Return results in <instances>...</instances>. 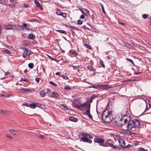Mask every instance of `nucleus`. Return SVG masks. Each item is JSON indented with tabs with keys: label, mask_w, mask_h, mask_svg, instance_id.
<instances>
[{
	"label": "nucleus",
	"mask_w": 151,
	"mask_h": 151,
	"mask_svg": "<svg viewBox=\"0 0 151 151\" xmlns=\"http://www.w3.org/2000/svg\"><path fill=\"white\" fill-rule=\"evenodd\" d=\"M16 3H17V2L16 1H15L12 3H11L10 4V6L12 7H15L16 5Z\"/></svg>",
	"instance_id": "obj_36"
},
{
	"label": "nucleus",
	"mask_w": 151,
	"mask_h": 151,
	"mask_svg": "<svg viewBox=\"0 0 151 151\" xmlns=\"http://www.w3.org/2000/svg\"><path fill=\"white\" fill-rule=\"evenodd\" d=\"M87 115L88 116L89 118H90L91 119H93L92 116L90 114V113Z\"/></svg>",
	"instance_id": "obj_60"
},
{
	"label": "nucleus",
	"mask_w": 151,
	"mask_h": 151,
	"mask_svg": "<svg viewBox=\"0 0 151 151\" xmlns=\"http://www.w3.org/2000/svg\"><path fill=\"white\" fill-rule=\"evenodd\" d=\"M35 35L32 34H30L28 35V39H31L33 40L35 39Z\"/></svg>",
	"instance_id": "obj_19"
},
{
	"label": "nucleus",
	"mask_w": 151,
	"mask_h": 151,
	"mask_svg": "<svg viewBox=\"0 0 151 151\" xmlns=\"http://www.w3.org/2000/svg\"><path fill=\"white\" fill-rule=\"evenodd\" d=\"M27 24L24 23H23L22 24V28H23V30L25 29V27H26L27 26Z\"/></svg>",
	"instance_id": "obj_42"
},
{
	"label": "nucleus",
	"mask_w": 151,
	"mask_h": 151,
	"mask_svg": "<svg viewBox=\"0 0 151 151\" xmlns=\"http://www.w3.org/2000/svg\"><path fill=\"white\" fill-rule=\"evenodd\" d=\"M69 53H71L73 55H78V53L76 52L75 50H70L69 51Z\"/></svg>",
	"instance_id": "obj_24"
},
{
	"label": "nucleus",
	"mask_w": 151,
	"mask_h": 151,
	"mask_svg": "<svg viewBox=\"0 0 151 151\" xmlns=\"http://www.w3.org/2000/svg\"><path fill=\"white\" fill-rule=\"evenodd\" d=\"M37 106V104L32 103L31 104H29V106L32 109H35Z\"/></svg>",
	"instance_id": "obj_25"
},
{
	"label": "nucleus",
	"mask_w": 151,
	"mask_h": 151,
	"mask_svg": "<svg viewBox=\"0 0 151 151\" xmlns=\"http://www.w3.org/2000/svg\"><path fill=\"white\" fill-rule=\"evenodd\" d=\"M69 119L70 121L75 122H77L78 120V119L77 118L73 116H70L69 117Z\"/></svg>",
	"instance_id": "obj_22"
},
{
	"label": "nucleus",
	"mask_w": 151,
	"mask_h": 151,
	"mask_svg": "<svg viewBox=\"0 0 151 151\" xmlns=\"http://www.w3.org/2000/svg\"><path fill=\"white\" fill-rule=\"evenodd\" d=\"M77 7L79 9V10L84 15H85L87 17H88V14L86 13V12H83V10L82 9L81 7L79 6H78Z\"/></svg>",
	"instance_id": "obj_23"
},
{
	"label": "nucleus",
	"mask_w": 151,
	"mask_h": 151,
	"mask_svg": "<svg viewBox=\"0 0 151 151\" xmlns=\"http://www.w3.org/2000/svg\"><path fill=\"white\" fill-rule=\"evenodd\" d=\"M56 31L59 33H63L66 35L67 34V32L66 31L64 30H56Z\"/></svg>",
	"instance_id": "obj_29"
},
{
	"label": "nucleus",
	"mask_w": 151,
	"mask_h": 151,
	"mask_svg": "<svg viewBox=\"0 0 151 151\" xmlns=\"http://www.w3.org/2000/svg\"><path fill=\"white\" fill-rule=\"evenodd\" d=\"M55 13L58 15L61 16L64 18H65L67 17L66 14L65 13L61 12L59 10H57Z\"/></svg>",
	"instance_id": "obj_10"
},
{
	"label": "nucleus",
	"mask_w": 151,
	"mask_h": 151,
	"mask_svg": "<svg viewBox=\"0 0 151 151\" xmlns=\"http://www.w3.org/2000/svg\"><path fill=\"white\" fill-rule=\"evenodd\" d=\"M106 142L107 144L109 146L114 148V149H120L121 148L120 147H119L118 146H115L113 144L114 143V142L112 140L109 139H107Z\"/></svg>",
	"instance_id": "obj_3"
},
{
	"label": "nucleus",
	"mask_w": 151,
	"mask_h": 151,
	"mask_svg": "<svg viewBox=\"0 0 151 151\" xmlns=\"http://www.w3.org/2000/svg\"><path fill=\"white\" fill-rule=\"evenodd\" d=\"M41 106V108L42 109H45V107L44 105L42 104H41V105H40Z\"/></svg>",
	"instance_id": "obj_57"
},
{
	"label": "nucleus",
	"mask_w": 151,
	"mask_h": 151,
	"mask_svg": "<svg viewBox=\"0 0 151 151\" xmlns=\"http://www.w3.org/2000/svg\"><path fill=\"white\" fill-rule=\"evenodd\" d=\"M128 122V120L127 119H125L124 121V123L123 124H125V125L124 127H126V128L127 129V127L126 124Z\"/></svg>",
	"instance_id": "obj_44"
},
{
	"label": "nucleus",
	"mask_w": 151,
	"mask_h": 151,
	"mask_svg": "<svg viewBox=\"0 0 151 151\" xmlns=\"http://www.w3.org/2000/svg\"><path fill=\"white\" fill-rule=\"evenodd\" d=\"M28 66L30 69H32L34 67V64L32 63H29L28 65Z\"/></svg>",
	"instance_id": "obj_34"
},
{
	"label": "nucleus",
	"mask_w": 151,
	"mask_h": 151,
	"mask_svg": "<svg viewBox=\"0 0 151 151\" xmlns=\"http://www.w3.org/2000/svg\"><path fill=\"white\" fill-rule=\"evenodd\" d=\"M25 30H28V31H33V30L32 29H31V28H28V27H25Z\"/></svg>",
	"instance_id": "obj_56"
},
{
	"label": "nucleus",
	"mask_w": 151,
	"mask_h": 151,
	"mask_svg": "<svg viewBox=\"0 0 151 151\" xmlns=\"http://www.w3.org/2000/svg\"><path fill=\"white\" fill-rule=\"evenodd\" d=\"M82 136L80 139L84 142H86L89 143H91L92 141L88 139L89 134L85 132H81L79 135V137Z\"/></svg>",
	"instance_id": "obj_2"
},
{
	"label": "nucleus",
	"mask_w": 151,
	"mask_h": 151,
	"mask_svg": "<svg viewBox=\"0 0 151 151\" xmlns=\"http://www.w3.org/2000/svg\"><path fill=\"white\" fill-rule=\"evenodd\" d=\"M118 141L120 146L123 148H124V147L125 146V143L124 140L123 139H121L120 140H118Z\"/></svg>",
	"instance_id": "obj_16"
},
{
	"label": "nucleus",
	"mask_w": 151,
	"mask_h": 151,
	"mask_svg": "<svg viewBox=\"0 0 151 151\" xmlns=\"http://www.w3.org/2000/svg\"><path fill=\"white\" fill-rule=\"evenodd\" d=\"M83 22V21H82L81 20H79L77 21V24L78 25H81L82 24Z\"/></svg>",
	"instance_id": "obj_41"
},
{
	"label": "nucleus",
	"mask_w": 151,
	"mask_h": 151,
	"mask_svg": "<svg viewBox=\"0 0 151 151\" xmlns=\"http://www.w3.org/2000/svg\"><path fill=\"white\" fill-rule=\"evenodd\" d=\"M111 85H101V89L105 90L107 89L112 88V86H111Z\"/></svg>",
	"instance_id": "obj_12"
},
{
	"label": "nucleus",
	"mask_w": 151,
	"mask_h": 151,
	"mask_svg": "<svg viewBox=\"0 0 151 151\" xmlns=\"http://www.w3.org/2000/svg\"><path fill=\"white\" fill-rule=\"evenodd\" d=\"M17 29L20 31H21L23 30V28H22V26L20 25L19 24H14V29Z\"/></svg>",
	"instance_id": "obj_13"
},
{
	"label": "nucleus",
	"mask_w": 151,
	"mask_h": 151,
	"mask_svg": "<svg viewBox=\"0 0 151 151\" xmlns=\"http://www.w3.org/2000/svg\"><path fill=\"white\" fill-rule=\"evenodd\" d=\"M103 118L102 119V120L106 123H109L111 122L113 119V118H111L112 117L109 116H103Z\"/></svg>",
	"instance_id": "obj_6"
},
{
	"label": "nucleus",
	"mask_w": 151,
	"mask_h": 151,
	"mask_svg": "<svg viewBox=\"0 0 151 151\" xmlns=\"http://www.w3.org/2000/svg\"><path fill=\"white\" fill-rule=\"evenodd\" d=\"M34 2L38 7L40 8L41 10H43V8L42 7L41 4L39 1H37V0H34Z\"/></svg>",
	"instance_id": "obj_17"
},
{
	"label": "nucleus",
	"mask_w": 151,
	"mask_h": 151,
	"mask_svg": "<svg viewBox=\"0 0 151 151\" xmlns=\"http://www.w3.org/2000/svg\"><path fill=\"white\" fill-rule=\"evenodd\" d=\"M29 104L28 102H24L22 104V105L24 106L27 107H29Z\"/></svg>",
	"instance_id": "obj_43"
},
{
	"label": "nucleus",
	"mask_w": 151,
	"mask_h": 151,
	"mask_svg": "<svg viewBox=\"0 0 151 151\" xmlns=\"http://www.w3.org/2000/svg\"><path fill=\"white\" fill-rule=\"evenodd\" d=\"M145 101H147V102L148 103V104L149 106V108H150L151 107V104L150 103V101L149 100L147 99Z\"/></svg>",
	"instance_id": "obj_53"
},
{
	"label": "nucleus",
	"mask_w": 151,
	"mask_h": 151,
	"mask_svg": "<svg viewBox=\"0 0 151 151\" xmlns=\"http://www.w3.org/2000/svg\"><path fill=\"white\" fill-rule=\"evenodd\" d=\"M100 6H101L102 8V11H103V13L104 14H106V12L104 10V6L103 5V4L101 3H100Z\"/></svg>",
	"instance_id": "obj_33"
},
{
	"label": "nucleus",
	"mask_w": 151,
	"mask_h": 151,
	"mask_svg": "<svg viewBox=\"0 0 151 151\" xmlns=\"http://www.w3.org/2000/svg\"><path fill=\"white\" fill-rule=\"evenodd\" d=\"M89 88H94L96 89H101V85H97L95 86L92 85L90 86Z\"/></svg>",
	"instance_id": "obj_21"
},
{
	"label": "nucleus",
	"mask_w": 151,
	"mask_h": 151,
	"mask_svg": "<svg viewBox=\"0 0 151 151\" xmlns=\"http://www.w3.org/2000/svg\"><path fill=\"white\" fill-rule=\"evenodd\" d=\"M85 103L83 104H80V105H78L77 104H73V107H75V108H78V109H79L80 110H84V109L83 108V106H85Z\"/></svg>",
	"instance_id": "obj_5"
},
{
	"label": "nucleus",
	"mask_w": 151,
	"mask_h": 151,
	"mask_svg": "<svg viewBox=\"0 0 151 151\" xmlns=\"http://www.w3.org/2000/svg\"><path fill=\"white\" fill-rule=\"evenodd\" d=\"M148 15L146 14H144L142 15V17L144 19H146L148 17Z\"/></svg>",
	"instance_id": "obj_47"
},
{
	"label": "nucleus",
	"mask_w": 151,
	"mask_h": 151,
	"mask_svg": "<svg viewBox=\"0 0 151 151\" xmlns=\"http://www.w3.org/2000/svg\"><path fill=\"white\" fill-rule=\"evenodd\" d=\"M51 96L52 97L56 98H58L59 96L58 94L56 92L52 93Z\"/></svg>",
	"instance_id": "obj_20"
},
{
	"label": "nucleus",
	"mask_w": 151,
	"mask_h": 151,
	"mask_svg": "<svg viewBox=\"0 0 151 151\" xmlns=\"http://www.w3.org/2000/svg\"><path fill=\"white\" fill-rule=\"evenodd\" d=\"M71 66L75 69H77L79 68V66L72 65Z\"/></svg>",
	"instance_id": "obj_51"
},
{
	"label": "nucleus",
	"mask_w": 151,
	"mask_h": 151,
	"mask_svg": "<svg viewBox=\"0 0 151 151\" xmlns=\"http://www.w3.org/2000/svg\"><path fill=\"white\" fill-rule=\"evenodd\" d=\"M104 139L101 138H99L98 139L95 138L94 142L98 143H103L104 142Z\"/></svg>",
	"instance_id": "obj_15"
},
{
	"label": "nucleus",
	"mask_w": 151,
	"mask_h": 151,
	"mask_svg": "<svg viewBox=\"0 0 151 151\" xmlns=\"http://www.w3.org/2000/svg\"><path fill=\"white\" fill-rule=\"evenodd\" d=\"M47 91L46 92V93L48 94L51 92V90L47 88Z\"/></svg>",
	"instance_id": "obj_61"
},
{
	"label": "nucleus",
	"mask_w": 151,
	"mask_h": 151,
	"mask_svg": "<svg viewBox=\"0 0 151 151\" xmlns=\"http://www.w3.org/2000/svg\"><path fill=\"white\" fill-rule=\"evenodd\" d=\"M93 99L96 97V95L95 94L92 95L91 97Z\"/></svg>",
	"instance_id": "obj_63"
},
{
	"label": "nucleus",
	"mask_w": 151,
	"mask_h": 151,
	"mask_svg": "<svg viewBox=\"0 0 151 151\" xmlns=\"http://www.w3.org/2000/svg\"><path fill=\"white\" fill-rule=\"evenodd\" d=\"M2 51L5 53L10 54L11 53V52L9 50L5 49H3L2 50Z\"/></svg>",
	"instance_id": "obj_27"
},
{
	"label": "nucleus",
	"mask_w": 151,
	"mask_h": 151,
	"mask_svg": "<svg viewBox=\"0 0 151 151\" xmlns=\"http://www.w3.org/2000/svg\"><path fill=\"white\" fill-rule=\"evenodd\" d=\"M124 45L125 47H127L130 49H133L134 48L133 46L128 42H125Z\"/></svg>",
	"instance_id": "obj_18"
},
{
	"label": "nucleus",
	"mask_w": 151,
	"mask_h": 151,
	"mask_svg": "<svg viewBox=\"0 0 151 151\" xmlns=\"http://www.w3.org/2000/svg\"><path fill=\"white\" fill-rule=\"evenodd\" d=\"M64 89L65 90H70L71 88H70L69 86H65Z\"/></svg>",
	"instance_id": "obj_49"
},
{
	"label": "nucleus",
	"mask_w": 151,
	"mask_h": 151,
	"mask_svg": "<svg viewBox=\"0 0 151 151\" xmlns=\"http://www.w3.org/2000/svg\"><path fill=\"white\" fill-rule=\"evenodd\" d=\"M21 91L23 93H28L29 92H31L33 91V90L28 88H21Z\"/></svg>",
	"instance_id": "obj_14"
},
{
	"label": "nucleus",
	"mask_w": 151,
	"mask_h": 151,
	"mask_svg": "<svg viewBox=\"0 0 151 151\" xmlns=\"http://www.w3.org/2000/svg\"><path fill=\"white\" fill-rule=\"evenodd\" d=\"M41 78H35V80L36 81L37 83H39V80L41 79Z\"/></svg>",
	"instance_id": "obj_55"
},
{
	"label": "nucleus",
	"mask_w": 151,
	"mask_h": 151,
	"mask_svg": "<svg viewBox=\"0 0 151 151\" xmlns=\"http://www.w3.org/2000/svg\"><path fill=\"white\" fill-rule=\"evenodd\" d=\"M108 104H108V105H107L106 108L104 110L102 115L101 116V119L103 118V116H107L108 115V114H109V110L108 109Z\"/></svg>",
	"instance_id": "obj_8"
},
{
	"label": "nucleus",
	"mask_w": 151,
	"mask_h": 151,
	"mask_svg": "<svg viewBox=\"0 0 151 151\" xmlns=\"http://www.w3.org/2000/svg\"><path fill=\"white\" fill-rule=\"evenodd\" d=\"M131 146V145L129 144H128L127 146H125V147H124V148H125L126 149H128L129 148H130V147Z\"/></svg>",
	"instance_id": "obj_54"
},
{
	"label": "nucleus",
	"mask_w": 151,
	"mask_h": 151,
	"mask_svg": "<svg viewBox=\"0 0 151 151\" xmlns=\"http://www.w3.org/2000/svg\"><path fill=\"white\" fill-rule=\"evenodd\" d=\"M6 3V0H0V4L5 5Z\"/></svg>",
	"instance_id": "obj_38"
},
{
	"label": "nucleus",
	"mask_w": 151,
	"mask_h": 151,
	"mask_svg": "<svg viewBox=\"0 0 151 151\" xmlns=\"http://www.w3.org/2000/svg\"><path fill=\"white\" fill-rule=\"evenodd\" d=\"M84 45L86 47H87L88 49H89V50H92V47L88 45L87 44H85Z\"/></svg>",
	"instance_id": "obj_37"
},
{
	"label": "nucleus",
	"mask_w": 151,
	"mask_h": 151,
	"mask_svg": "<svg viewBox=\"0 0 151 151\" xmlns=\"http://www.w3.org/2000/svg\"><path fill=\"white\" fill-rule=\"evenodd\" d=\"M21 81H24L25 82H27L28 81V80L27 79H24L22 78H21Z\"/></svg>",
	"instance_id": "obj_52"
},
{
	"label": "nucleus",
	"mask_w": 151,
	"mask_h": 151,
	"mask_svg": "<svg viewBox=\"0 0 151 151\" xmlns=\"http://www.w3.org/2000/svg\"><path fill=\"white\" fill-rule=\"evenodd\" d=\"M85 106H83L85 107L84 110H86L85 112L84 113V114L86 115H87L90 113V107L91 104H90L85 103Z\"/></svg>",
	"instance_id": "obj_4"
},
{
	"label": "nucleus",
	"mask_w": 151,
	"mask_h": 151,
	"mask_svg": "<svg viewBox=\"0 0 151 151\" xmlns=\"http://www.w3.org/2000/svg\"><path fill=\"white\" fill-rule=\"evenodd\" d=\"M145 102H146V107L145 109V111H146L147 110H148L149 109H150V108H149H149L148 107V106H147V101H145Z\"/></svg>",
	"instance_id": "obj_59"
},
{
	"label": "nucleus",
	"mask_w": 151,
	"mask_h": 151,
	"mask_svg": "<svg viewBox=\"0 0 151 151\" xmlns=\"http://www.w3.org/2000/svg\"><path fill=\"white\" fill-rule=\"evenodd\" d=\"M140 124L139 121L138 120L134 119L133 120H131V119H129L127 126V129L134 131L136 130L137 128H139Z\"/></svg>",
	"instance_id": "obj_1"
},
{
	"label": "nucleus",
	"mask_w": 151,
	"mask_h": 151,
	"mask_svg": "<svg viewBox=\"0 0 151 151\" xmlns=\"http://www.w3.org/2000/svg\"><path fill=\"white\" fill-rule=\"evenodd\" d=\"M139 151H148L147 150H145L142 147L139 148Z\"/></svg>",
	"instance_id": "obj_46"
},
{
	"label": "nucleus",
	"mask_w": 151,
	"mask_h": 151,
	"mask_svg": "<svg viewBox=\"0 0 151 151\" xmlns=\"http://www.w3.org/2000/svg\"><path fill=\"white\" fill-rule=\"evenodd\" d=\"M69 28H71L73 29L74 30H76L78 31L79 30V29L78 28L74 26H69Z\"/></svg>",
	"instance_id": "obj_35"
},
{
	"label": "nucleus",
	"mask_w": 151,
	"mask_h": 151,
	"mask_svg": "<svg viewBox=\"0 0 151 151\" xmlns=\"http://www.w3.org/2000/svg\"><path fill=\"white\" fill-rule=\"evenodd\" d=\"M27 54H28V52L26 53H25V52H24L23 53V56L24 58H27L28 56Z\"/></svg>",
	"instance_id": "obj_39"
},
{
	"label": "nucleus",
	"mask_w": 151,
	"mask_h": 151,
	"mask_svg": "<svg viewBox=\"0 0 151 151\" xmlns=\"http://www.w3.org/2000/svg\"><path fill=\"white\" fill-rule=\"evenodd\" d=\"M122 118L120 119L119 121H116L115 123L117 126H120L122 127V129H123V128H124L125 124H122Z\"/></svg>",
	"instance_id": "obj_7"
},
{
	"label": "nucleus",
	"mask_w": 151,
	"mask_h": 151,
	"mask_svg": "<svg viewBox=\"0 0 151 151\" xmlns=\"http://www.w3.org/2000/svg\"><path fill=\"white\" fill-rule=\"evenodd\" d=\"M40 93L41 96L44 97L45 94V93L43 90H41L40 91Z\"/></svg>",
	"instance_id": "obj_28"
},
{
	"label": "nucleus",
	"mask_w": 151,
	"mask_h": 151,
	"mask_svg": "<svg viewBox=\"0 0 151 151\" xmlns=\"http://www.w3.org/2000/svg\"><path fill=\"white\" fill-rule=\"evenodd\" d=\"M93 99H91V97L90 98L88 99H87V101L85 103H87L90 104L91 103H92L93 101Z\"/></svg>",
	"instance_id": "obj_32"
},
{
	"label": "nucleus",
	"mask_w": 151,
	"mask_h": 151,
	"mask_svg": "<svg viewBox=\"0 0 151 151\" xmlns=\"http://www.w3.org/2000/svg\"><path fill=\"white\" fill-rule=\"evenodd\" d=\"M37 106L38 107H39L40 108H41V105H41V104H39L38 103H37Z\"/></svg>",
	"instance_id": "obj_64"
},
{
	"label": "nucleus",
	"mask_w": 151,
	"mask_h": 151,
	"mask_svg": "<svg viewBox=\"0 0 151 151\" xmlns=\"http://www.w3.org/2000/svg\"><path fill=\"white\" fill-rule=\"evenodd\" d=\"M99 62L101 65V66L103 68L105 67V65L104 64V62L101 60L100 59L99 61Z\"/></svg>",
	"instance_id": "obj_31"
},
{
	"label": "nucleus",
	"mask_w": 151,
	"mask_h": 151,
	"mask_svg": "<svg viewBox=\"0 0 151 151\" xmlns=\"http://www.w3.org/2000/svg\"><path fill=\"white\" fill-rule=\"evenodd\" d=\"M32 53H33V52H32L30 51L29 53H28V54H27V56H28L27 58H29L30 57V55Z\"/></svg>",
	"instance_id": "obj_62"
},
{
	"label": "nucleus",
	"mask_w": 151,
	"mask_h": 151,
	"mask_svg": "<svg viewBox=\"0 0 151 151\" xmlns=\"http://www.w3.org/2000/svg\"><path fill=\"white\" fill-rule=\"evenodd\" d=\"M60 76L65 79L66 80L67 79H69L68 77L67 76H65L64 75H60Z\"/></svg>",
	"instance_id": "obj_40"
},
{
	"label": "nucleus",
	"mask_w": 151,
	"mask_h": 151,
	"mask_svg": "<svg viewBox=\"0 0 151 151\" xmlns=\"http://www.w3.org/2000/svg\"><path fill=\"white\" fill-rule=\"evenodd\" d=\"M0 113L6 114L7 111L5 110H2L1 109H0Z\"/></svg>",
	"instance_id": "obj_48"
},
{
	"label": "nucleus",
	"mask_w": 151,
	"mask_h": 151,
	"mask_svg": "<svg viewBox=\"0 0 151 151\" xmlns=\"http://www.w3.org/2000/svg\"><path fill=\"white\" fill-rule=\"evenodd\" d=\"M84 10L86 12V13L87 14H88L89 15V16L91 17V19H92V21L94 22L95 17L93 13H90L89 11L86 9H84Z\"/></svg>",
	"instance_id": "obj_11"
},
{
	"label": "nucleus",
	"mask_w": 151,
	"mask_h": 151,
	"mask_svg": "<svg viewBox=\"0 0 151 151\" xmlns=\"http://www.w3.org/2000/svg\"><path fill=\"white\" fill-rule=\"evenodd\" d=\"M126 60L128 61L131 62L133 65H134V63L132 59L128 58H127Z\"/></svg>",
	"instance_id": "obj_45"
},
{
	"label": "nucleus",
	"mask_w": 151,
	"mask_h": 151,
	"mask_svg": "<svg viewBox=\"0 0 151 151\" xmlns=\"http://www.w3.org/2000/svg\"><path fill=\"white\" fill-rule=\"evenodd\" d=\"M61 106H63L62 107V109L66 111L68 109V108L64 104H62L61 105Z\"/></svg>",
	"instance_id": "obj_30"
},
{
	"label": "nucleus",
	"mask_w": 151,
	"mask_h": 151,
	"mask_svg": "<svg viewBox=\"0 0 151 151\" xmlns=\"http://www.w3.org/2000/svg\"><path fill=\"white\" fill-rule=\"evenodd\" d=\"M37 136L38 137H39L40 138H41V139H43L44 137V136H43L41 134H38Z\"/></svg>",
	"instance_id": "obj_50"
},
{
	"label": "nucleus",
	"mask_w": 151,
	"mask_h": 151,
	"mask_svg": "<svg viewBox=\"0 0 151 151\" xmlns=\"http://www.w3.org/2000/svg\"><path fill=\"white\" fill-rule=\"evenodd\" d=\"M4 27L5 29H14V25L9 24L8 25H5Z\"/></svg>",
	"instance_id": "obj_9"
},
{
	"label": "nucleus",
	"mask_w": 151,
	"mask_h": 151,
	"mask_svg": "<svg viewBox=\"0 0 151 151\" xmlns=\"http://www.w3.org/2000/svg\"><path fill=\"white\" fill-rule=\"evenodd\" d=\"M9 132L10 133L14 134V135L17 134L18 133V132L17 131L12 129L9 130Z\"/></svg>",
	"instance_id": "obj_26"
},
{
	"label": "nucleus",
	"mask_w": 151,
	"mask_h": 151,
	"mask_svg": "<svg viewBox=\"0 0 151 151\" xmlns=\"http://www.w3.org/2000/svg\"><path fill=\"white\" fill-rule=\"evenodd\" d=\"M109 114H108V116L112 117V112L109 111Z\"/></svg>",
	"instance_id": "obj_58"
}]
</instances>
